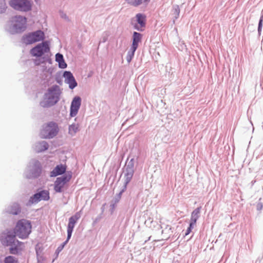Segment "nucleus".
<instances>
[{
  "instance_id": "1",
  "label": "nucleus",
  "mask_w": 263,
  "mask_h": 263,
  "mask_svg": "<svg viewBox=\"0 0 263 263\" xmlns=\"http://www.w3.org/2000/svg\"><path fill=\"white\" fill-rule=\"evenodd\" d=\"M31 222L26 219L18 220L13 231L9 230L2 234L0 240L3 246H10V253L13 254H18L24 249L23 242L18 241L16 236L21 239H26L31 232Z\"/></svg>"
},
{
  "instance_id": "2",
  "label": "nucleus",
  "mask_w": 263,
  "mask_h": 263,
  "mask_svg": "<svg viewBox=\"0 0 263 263\" xmlns=\"http://www.w3.org/2000/svg\"><path fill=\"white\" fill-rule=\"evenodd\" d=\"M59 96L60 93L57 86L49 88L45 94L44 100L41 102L42 106L47 107L53 105L59 101Z\"/></svg>"
},
{
  "instance_id": "3",
  "label": "nucleus",
  "mask_w": 263,
  "mask_h": 263,
  "mask_svg": "<svg viewBox=\"0 0 263 263\" xmlns=\"http://www.w3.org/2000/svg\"><path fill=\"white\" fill-rule=\"evenodd\" d=\"M58 132V124L54 122H50L43 125L40 136L42 139H51L54 137Z\"/></svg>"
},
{
  "instance_id": "4",
  "label": "nucleus",
  "mask_w": 263,
  "mask_h": 263,
  "mask_svg": "<svg viewBox=\"0 0 263 263\" xmlns=\"http://www.w3.org/2000/svg\"><path fill=\"white\" fill-rule=\"evenodd\" d=\"M9 4L14 9L23 12L31 10L32 7V3L29 0H11Z\"/></svg>"
},
{
  "instance_id": "5",
  "label": "nucleus",
  "mask_w": 263,
  "mask_h": 263,
  "mask_svg": "<svg viewBox=\"0 0 263 263\" xmlns=\"http://www.w3.org/2000/svg\"><path fill=\"white\" fill-rule=\"evenodd\" d=\"M44 37V32L41 30H37L24 35L23 37V41L26 44H31L43 41Z\"/></svg>"
},
{
  "instance_id": "6",
  "label": "nucleus",
  "mask_w": 263,
  "mask_h": 263,
  "mask_svg": "<svg viewBox=\"0 0 263 263\" xmlns=\"http://www.w3.org/2000/svg\"><path fill=\"white\" fill-rule=\"evenodd\" d=\"M49 51L50 48L48 43L46 41L38 44L35 47L31 49L30 50V53L33 57H41L45 53L49 52Z\"/></svg>"
},
{
  "instance_id": "7",
  "label": "nucleus",
  "mask_w": 263,
  "mask_h": 263,
  "mask_svg": "<svg viewBox=\"0 0 263 263\" xmlns=\"http://www.w3.org/2000/svg\"><path fill=\"white\" fill-rule=\"evenodd\" d=\"M142 34L137 32H134L133 36V43L130 50L127 55V61L130 62L133 58L135 52L138 47V44L141 42Z\"/></svg>"
},
{
  "instance_id": "8",
  "label": "nucleus",
  "mask_w": 263,
  "mask_h": 263,
  "mask_svg": "<svg viewBox=\"0 0 263 263\" xmlns=\"http://www.w3.org/2000/svg\"><path fill=\"white\" fill-rule=\"evenodd\" d=\"M71 178V175L69 174L58 177L54 183L55 191L58 193L62 192L65 184L70 181Z\"/></svg>"
},
{
  "instance_id": "9",
  "label": "nucleus",
  "mask_w": 263,
  "mask_h": 263,
  "mask_svg": "<svg viewBox=\"0 0 263 263\" xmlns=\"http://www.w3.org/2000/svg\"><path fill=\"white\" fill-rule=\"evenodd\" d=\"M13 27L17 32L22 31L26 28L27 18L21 15L15 16L12 20Z\"/></svg>"
},
{
  "instance_id": "10",
  "label": "nucleus",
  "mask_w": 263,
  "mask_h": 263,
  "mask_svg": "<svg viewBox=\"0 0 263 263\" xmlns=\"http://www.w3.org/2000/svg\"><path fill=\"white\" fill-rule=\"evenodd\" d=\"M81 217L80 212H77L73 216L70 217L69 219V222L67 226V237L69 240L72 235V233L76 223Z\"/></svg>"
},
{
  "instance_id": "11",
  "label": "nucleus",
  "mask_w": 263,
  "mask_h": 263,
  "mask_svg": "<svg viewBox=\"0 0 263 263\" xmlns=\"http://www.w3.org/2000/svg\"><path fill=\"white\" fill-rule=\"evenodd\" d=\"M81 103V99L79 97L73 98L70 106V116L74 117L77 114Z\"/></svg>"
},
{
  "instance_id": "12",
  "label": "nucleus",
  "mask_w": 263,
  "mask_h": 263,
  "mask_svg": "<svg viewBox=\"0 0 263 263\" xmlns=\"http://www.w3.org/2000/svg\"><path fill=\"white\" fill-rule=\"evenodd\" d=\"M33 202H37L40 200H48L49 199V193L47 191H42L33 195L31 198Z\"/></svg>"
},
{
  "instance_id": "13",
  "label": "nucleus",
  "mask_w": 263,
  "mask_h": 263,
  "mask_svg": "<svg viewBox=\"0 0 263 263\" xmlns=\"http://www.w3.org/2000/svg\"><path fill=\"white\" fill-rule=\"evenodd\" d=\"M63 76L65 79V82L69 84V86L71 89H73L77 86V83L71 72L65 71Z\"/></svg>"
},
{
  "instance_id": "14",
  "label": "nucleus",
  "mask_w": 263,
  "mask_h": 263,
  "mask_svg": "<svg viewBox=\"0 0 263 263\" xmlns=\"http://www.w3.org/2000/svg\"><path fill=\"white\" fill-rule=\"evenodd\" d=\"M134 174V170L132 167L127 166L125 167V172L124 173L125 177V183L124 186L125 189L126 187L127 184L130 181Z\"/></svg>"
},
{
  "instance_id": "15",
  "label": "nucleus",
  "mask_w": 263,
  "mask_h": 263,
  "mask_svg": "<svg viewBox=\"0 0 263 263\" xmlns=\"http://www.w3.org/2000/svg\"><path fill=\"white\" fill-rule=\"evenodd\" d=\"M66 170V166L65 165H58L51 172L50 176L55 177L64 174Z\"/></svg>"
},
{
  "instance_id": "16",
  "label": "nucleus",
  "mask_w": 263,
  "mask_h": 263,
  "mask_svg": "<svg viewBox=\"0 0 263 263\" xmlns=\"http://www.w3.org/2000/svg\"><path fill=\"white\" fill-rule=\"evenodd\" d=\"M136 18L139 25H135V28L138 30H141L142 28L145 25V16L141 13H138L136 15Z\"/></svg>"
},
{
  "instance_id": "17",
  "label": "nucleus",
  "mask_w": 263,
  "mask_h": 263,
  "mask_svg": "<svg viewBox=\"0 0 263 263\" xmlns=\"http://www.w3.org/2000/svg\"><path fill=\"white\" fill-rule=\"evenodd\" d=\"M200 207L197 208L192 212L190 221L191 227L195 226L196 225L197 220L200 216Z\"/></svg>"
},
{
  "instance_id": "18",
  "label": "nucleus",
  "mask_w": 263,
  "mask_h": 263,
  "mask_svg": "<svg viewBox=\"0 0 263 263\" xmlns=\"http://www.w3.org/2000/svg\"><path fill=\"white\" fill-rule=\"evenodd\" d=\"M21 212L20 206L18 204L14 203L11 206L9 213L12 215H17Z\"/></svg>"
},
{
  "instance_id": "19",
  "label": "nucleus",
  "mask_w": 263,
  "mask_h": 263,
  "mask_svg": "<svg viewBox=\"0 0 263 263\" xmlns=\"http://www.w3.org/2000/svg\"><path fill=\"white\" fill-rule=\"evenodd\" d=\"M150 0H126L127 3L133 6H138L143 3H147Z\"/></svg>"
},
{
  "instance_id": "20",
  "label": "nucleus",
  "mask_w": 263,
  "mask_h": 263,
  "mask_svg": "<svg viewBox=\"0 0 263 263\" xmlns=\"http://www.w3.org/2000/svg\"><path fill=\"white\" fill-rule=\"evenodd\" d=\"M172 233V228L171 226H167L164 230L162 231V234L163 235L167 233V235H164L165 239H168Z\"/></svg>"
},
{
  "instance_id": "21",
  "label": "nucleus",
  "mask_w": 263,
  "mask_h": 263,
  "mask_svg": "<svg viewBox=\"0 0 263 263\" xmlns=\"http://www.w3.org/2000/svg\"><path fill=\"white\" fill-rule=\"evenodd\" d=\"M38 152H42V151H44L46 149H48V143L45 142V141H43L40 143H39V144L38 145Z\"/></svg>"
},
{
  "instance_id": "22",
  "label": "nucleus",
  "mask_w": 263,
  "mask_h": 263,
  "mask_svg": "<svg viewBox=\"0 0 263 263\" xmlns=\"http://www.w3.org/2000/svg\"><path fill=\"white\" fill-rule=\"evenodd\" d=\"M78 128L76 125H71L69 127V133L73 135L78 131Z\"/></svg>"
},
{
  "instance_id": "23",
  "label": "nucleus",
  "mask_w": 263,
  "mask_h": 263,
  "mask_svg": "<svg viewBox=\"0 0 263 263\" xmlns=\"http://www.w3.org/2000/svg\"><path fill=\"white\" fill-rule=\"evenodd\" d=\"M16 262H17V260L14 257L11 256L6 257L5 260V263H15Z\"/></svg>"
},
{
  "instance_id": "24",
  "label": "nucleus",
  "mask_w": 263,
  "mask_h": 263,
  "mask_svg": "<svg viewBox=\"0 0 263 263\" xmlns=\"http://www.w3.org/2000/svg\"><path fill=\"white\" fill-rule=\"evenodd\" d=\"M6 8L5 0H0V11L2 12Z\"/></svg>"
},
{
  "instance_id": "25",
  "label": "nucleus",
  "mask_w": 263,
  "mask_h": 263,
  "mask_svg": "<svg viewBox=\"0 0 263 263\" xmlns=\"http://www.w3.org/2000/svg\"><path fill=\"white\" fill-rule=\"evenodd\" d=\"M58 63H59V67L61 68L64 69L67 67V64L65 63V62L64 61V59L63 60H62V61H61L60 62H59Z\"/></svg>"
},
{
  "instance_id": "26",
  "label": "nucleus",
  "mask_w": 263,
  "mask_h": 263,
  "mask_svg": "<svg viewBox=\"0 0 263 263\" xmlns=\"http://www.w3.org/2000/svg\"><path fill=\"white\" fill-rule=\"evenodd\" d=\"M63 59V56L60 53H57L55 55V60L57 62H60Z\"/></svg>"
},
{
  "instance_id": "27",
  "label": "nucleus",
  "mask_w": 263,
  "mask_h": 263,
  "mask_svg": "<svg viewBox=\"0 0 263 263\" xmlns=\"http://www.w3.org/2000/svg\"><path fill=\"white\" fill-rule=\"evenodd\" d=\"M69 240H68V238L67 239V240L64 242H63L60 246H59L58 248V249L57 250L58 251H62V250L63 249V248L64 247L65 245L67 243V242Z\"/></svg>"
},
{
  "instance_id": "28",
  "label": "nucleus",
  "mask_w": 263,
  "mask_h": 263,
  "mask_svg": "<svg viewBox=\"0 0 263 263\" xmlns=\"http://www.w3.org/2000/svg\"><path fill=\"white\" fill-rule=\"evenodd\" d=\"M34 64L35 65H39L41 63L44 62V60L42 59H36L34 60Z\"/></svg>"
},
{
  "instance_id": "29",
  "label": "nucleus",
  "mask_w": 263,
  "mask_h": 263,
  "mask_svg": "<svg viewBox=\"0 0 263 263\" xmlns=\"http://www.w3.org/2000/svg\"><path fill=\"white\" fill-rule=\"evenodd\" d=\"M194 226H191V223H190V226L189 227L187 228V230L186 231V232L185 233V235H188L191 232V230L194 227Z\"/></svg>"
},
{
  "instance_id": "30",
  "label": "nucleus",
  "mask_w": 263,
  "mask_h": 263,
  "mask_svg": "<svg viewBox=\"0 0 263 263\" xmlns=\"http://www.w3.org/2000/svg\"><path fill=\"white\" fill-rule=\"evenodd\" d=\"M262 19H260L259 21V22L258 28L259 32L260 31V30H261V28L262 27Z\"/></svg>"
},
{
  "instance_id": "31",
  "label": "nucleus",
  "mask_w": 263,
  "mask_h": 263,
  "mask_svg": "<svg viewBox=\"0 0 263 263\" xmlns=\"http://www.w3.org/2000/svg\"><path fill=\"white\" fill-rule=\"evenodd\" d=\"M37 174L36 175H35V176H34V177H36L39 176L40 175V174H41V170L40 168H39V169L37 170Z\"/></svg>"
},
{
  "instance_id": "32",
  "label": "nucleus",
  "mask_w": 263,
  "mask_h": 263,
  "mask_svg": "<svg viewBox=\"0 0 263 263\" xmlns=\"http://www.w3.org/2000/svg\"><path fill=\"white\" fill-rule=\"evenodd\" d=\"M176 12L178 14L179 12V8L178 6L177 7V8L175 9Z\"/></svg>"
},
{
  "instance_id": "33",
  "label": "nucleus",
  "mask_w": 263,
  "mask_h": 263,
  "mask_svg": "<svg viewBox=\"0 0 263 263\" xmlns=\"http://www.w3.org/2000/svg\"><path fill=\"white\" fill-rule=\"evenodd\" d=\"M124 191L123 190L122 192H120V194H122V192H123Z\"/></svg>"
}]
</instances>
